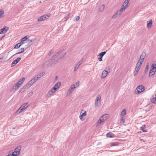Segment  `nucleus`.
<instances>
[{
	"mask_svg": "<svg viewBox=\"0 0 156 156\" xmlns=\"http://www.w3.org/2000/svg\"><path fill=\"white\" fill-rule=\"evenodd\" d=\"M62 52V51H60L59 52L57 53L54 56L52 57L51 59L48 60L49 63H51L52 61L58 57L59 58V59L60 60L63 58L66 55V52H65L61 54Z\"/></svg>",
	"mask_w": 156,
	"mask_h": 156,
	"instance_id": "1",
	"label": "nucleus"
},
{
	"mask_svg": "<svg viewBox=\"0 0 156 156\" xmlns=\"http://www.w3.org/2000/svg\"><path fill=\"white\" fill-rule=\"evenodd\" d=\"M109 115L108 114H105L102 116L98 120L97 122V125H99L104 123L108 118Z\"/></svg>",
	"mask_w": 156,
	"mask_h": 156,
	"instance_id": "2",
	"label": "nucleus"
},
{
	"mask_svg": "<svg viewBox=\"0 0 156 156\" xmlns=\"http://www.w3.org/2000/svg\"><path fill=\"white\" fill-rule=\"evenodd\" d=\"M156 72V63L153 64L151 65V68L150 71L149 76L151 77L154 75Z\"/></svg>",
	"mask_w": 156,
	"mask_h": 156,
	"instance_id": "3",
	"label": "nucleus"
},
{
	"mask_svg": "<svg viewBox=\"0 0 156 156\" xmlns=\"http://www.w3.org/2000/svg\"><path fill=\"white\" fill-rule=\"evenodd\" d=\"M144 90V87L142 85H140L137 87L135 90L136 93L137 94H139Z\"/></svg>",
	"mask_w": 156,
	"mask_h": 156,
	"instance_id": "4",
	"label": "nucleus"
},
{
	"mask_svg": "<svg viewBox=\"0 0 156 156\" xmlns=\"http://www.w3.org/2000/svg\"><path fill=\"white\" fill-rule=\"evenodd\" d=\"M109 70L110 68L109 67L106 68L102 73L101 77L102 78H105L107 75L108 73L110 72Z\"/></svg>",
	"mask_w": 156,
	"mask_h": 156,
	"instance_id": "5",
	"label": "nucleus"
},
{
	"mask_svg": "<svg viewBox=\"0 0 156 156\" xmlns=\"http://www.w3.org/2000/svg\"><path fill=\"white\" fill-rule=\"evenodd\" d=\"M87 112L86 111L82 110L80 113V118L81 121L84 120L83 117L87 115Z\"/></svg>",
	"mask_w": 156,
	"mask_h": 156,
	"instance_id": "6",
	"label": "nucleus"
},
{
	"mask_svg": "<svg viewBox=\"0 0 156 156\" xmlns=\"http://www.w3.org/2000/svg\"><path fill=\"white\" fill-rule=\"evenodd\" d=\"M49 16L50 15H48L46 14L40 17V18L37 19V21L38 22H41L45 20H46L48 19Z\"/></svg>",
	"mask_w": 156,
	"mask_h": 156,
	"instance_id": "7",
	"label": "nucleus"
},
{
	"mask_svg": "<svg viewBox=\"0 0 156 156\" xmlns=\"http://www.w3.org/2000/svg\"><path fill=\"white\" fill-rule=\"evenodd\" d=\"M123 10H118L115 14L112 16V18L113 19H115L117 17L119 16L122 13Z\"/></svg>",
	"mask_w": 156,
	"mask_h": 156,
	"instance_id": "8",
	"label": "nucleus"
},
{
	"mask_svg": "<svg viewBox=\"0 0 156 156\" xmlns=\"http://www.w3.org/2000/svg\"><path fill=\"white\" fill-rule=\"evenodd\" d=\"M56 88L55 87H53L51 88L48 91L49 95H47L48 97H50L51 95H52L56 91Z\"/></svg>",
	"mask_w": 156,
	"mask_h": 156,
	"instance_id": "9",
	"label": "nucleus"
},
{
	"mask_svg": "<svg viewBox=\"0 0 156 156\" xmlns=\"http://www.w3.org/2000/svg\"><path fill=\"white\" fill-rule=\"evenodd\" d=\"M101 99V97L100 96L98 95L97 97V98L95 100V107H97L99 106V105H98L99 102L100 103V100Z\"/></svg>",
	"mask_w": 156,
	"mask_h": 156,
	"instance_id": "10",
	"label": "nucleus"
},
{
	"mask_svg": "<svg viewBox=\"0 0 156 156\" xmlns=\"http://www.w3.org/2000/svg\"><path fill=\"white\" fill-rule=\"evenodd\" d=\"M129 3L124 1L122 6V8L120 10H125L127 9L129 6Z\"/></svg>",
	"mask_w": 156,
	"mask_h": 156,
	"instance_id": "11",
	"label": "nucleus"
},
{
	"mask_svg": "<svg viewBox=\"0 0 156 156\" xmlns=\"http://www.w3.org/2000/svg\"><path fill=\"white\" fill-rule=\"evenodd\" d=\"M146 55V53L145 52L143 51L142 53V55H140L139 61L143 62L144 59Z\"/></svg>",
	"mask_w": 156,
	"mask_h": 156,
	"instance_id": "12",
	"label": "nucleus"
},
{
	"mask_svg": "<svg viewBox=\"0 0 156 156\" xmlns=\"http://www.w3.org/2000/svg\"><path fill=\"white\" fill-rule=\"evenodd\" d=\"M21 59V58L20 57L16 59L11 64L12 67L14 66V65H16L18 62H19Z\"/></svg>",
	"mask_w": 156,
	"mask_h": 156,
	"instance_id": "13",
	"label": "nucleus"
},
{
	"mask_svg": "<svg viewBox=\"0 0 156 156\" xmlns=\"http://www.w3.org/2000/svg\"><path fill=\"white\" fill-rule=\"evenodd\" d=\"M9 30V27H4L3 28L1 29L0 34L2 33L5 34Z\"/></svg>",
	"mask_w": 156,
	"mask_h": 156,
	"instance_id": "14",
	"label": "nucleus"
},
{
	"mask_svg": "<svg viewBox=\"0 0 156 156\" xmlns=\"http://www.w3.org/2000/svg\"><path fill=\"white\" fill-rule=\"evenodd\" d=\"M151 100L152 103L156 104V94L152 95Z\"/></svg>",
	"mask_w": 156,
	"mask_h": 156,
	"instance_id": "15",
	"label": "nucleus"
},
{
	"mask_svg": "<svg viewBox=\"0 0 156 156\" xmlns=\"http://www.w3.org/2000/svg\"><path fill=\"white\" fill-rule=\"evenodd\" d=\"M29 37V36H26L22 38L21 40V42H20V43H21V44H23L24 43H25V42H24L25 41H26L28 39V38Z\"/></svg>",
	"mask_w": 156,
	"mask_h": 156,
	"instance_id": "16",
	"label": "nucleus"
},
{
	"mask_svg": "<svg viewBox=\"0 0 156 156\" xmlns=\"http://www.w3.org/2000/svg\"><path fill=\"white\" fill-rule=\"evenodd\" d=\"M25 108H26L25 107V106H24V105H22L18 110L16 112L18 113H19Z\"/></svg>",
	"mask_w": 156,
	"mask_h": 156,
	"instance_id": "17",
	"label": "nucleus"
},
{
	"mask_svg": "<svg viewBox=\"0 0 156 156\" xmlns=\"http://www.w3.org/2000/svg\"><path fill=\"white\" fill-rule=\"evenodd\" d=\"M32 85V84H31V83L30 82V81L27 83L26 85L24 86L23 87L26 90L29 88Z\"/></svg>",
	"mask_w": 156,
	"mask_h": 156,
	"instance_id": "18",
	"label": "nucleus"
},
{
	"mask_svg": "<svg viewBox=\"0 0 156 156\" xmlns=\"http://www.w3.org/2000/svg\"><path fill=\"white\" fill-rule=\"evenodd\" d=\"M74 89L75 88L73 87V86L71 85L68 90L67 95H70V94L74 91Z\"/></svg>",
	"mask_w": 156,
	"mask_h": 156,
	"instance_id": "19",
	"label": "nucleus"
},
{
	"mask_svg": "<svg viewBox=\"0 0 156 156\" xmlns=\"http://www.w3.org/2000/svg\"><path fill=\"white\" fill-rule=\"evenodd\" d=\"M60 86L61 82H58L55 84L53 87L55 88L56 89V90H57L59 88Z\"/></svg>",
	"mask_w": 156,
	"mask_h": 156,
	"instance_id": "20",
	"label": "nucleus"
},
{
	"mask_svg": "<svg viewBox=\"0 0 156 156\" xmlns=\"http://www.w3.org/2000/svg\"><path fill=\"white\" fill-rule=\"evenodd\" d=\"M21 148V146H19L15 148L14 151H16L18 154H20Z\"/></svg>",
	"mask_w": 156,
	"mask_h": 156,
	"instance_id": "21",
	"label": "nucleus"
},
{
	"mask_svg": "<svg viewBox=\"0 0 156 156\" xmlns=\"http://www.w3.org/2000/svg\"><path fill=\"white\" fill-rule=\"evenodd\" d=\"M147 27L148 28H150L152 24V20L151 19H150L149 20L147 21Z\"/></svg>",
	"mask_w": 156,
	"mask_h": 156,
	"instance_id": "22",
	"label": "nucleus"
},
{
	"mask_svg": "<svg viewBox=\"0 0 156 156\" xmlns=\"http://www.w3.org/2000/svg\"><path fill=\"white\" fill-rule=\"evenodd\" d=\"M38 79H39L37 77H35L34 78H33L30 81V82L31 83V84L32 85Z\"/></svg>",
	"mask_w": 156,
	"mask_h": 156,
	"instance_id": "23",
	"label": "nucleus"
},
{
	"mask_svg": "<svg viewBox=\"0 0 156 156\" xmlns=\"http://www.w3.org/2000/svg\"><path fill=\"white\" fill-rule=\"evenodd\" d=\"M106 136L110 138H112L115 137V135L111 132H109L106 134Z\"/></svg>",
	"mask_w": 156,
	"mask_h": 156,
	"instance_id": "24",
	"label": "nucleus"
},
{
	"mask_svg": "<svg viewBox=\"0 0 156 156\" xmlns=\"http://www.w3.org/2000/svg\"><path fill=\"white\" fill-rule=\"evenodd\" d=\"M142 62H141V61H138L137 62V63L136 66L137 68L138 67L139 69H140V68L141 67V64Z\"/></svg>",
	"mask_w": 156,
	"mask_h": 156,
	"instance_id": "25",
	"label": "nucleus"
},
{
	"mask_svg": "<svg viewBox=\"0 0 156 156\" xmlns=\"http://www.w3.org/2000/svg\"><path fill=\"white\" fill-rule=\"evenodd\" d=\"M107 51H105L102 52L99 54L98 55V56H99L100 57L102 58L104 56V55L106 54Z\"/></svg>",
	"mask_w": 156,
	"mask_h": 156,
	"instance_id": "26",
	"label": "nucleus"
},
{
	"mask_svg": "<svg viewBox=\"0 0 156 156\" xmlns=\"http://www.w3.org/2000/svg\"><path fill=\"white\" fill-rule=\"evenodd\" d=\"M25 80V78L24 77H22L19 80L18 83H19L21 85L23 83V82Z\"/></svg>",
	"mask_w": 156,
	"mask_h": 156,
	"instance_id": "27",
	"label": "nucleus"
},
{
	"mask_svg": "<svg viewBox=\"0 0 156 156\" xmlns=\"http://www.w3.org/2000/svg\"><path fill=\"white\" fill-rule=\"evenodd\" d=\"M59 60L60 59H59V58H58L57 60L54 62V63H52L51 64V66H54L55 64L58 63Z\"/></svg>",
	"mask_w": 156,
	"mask_h": 156,
	"instance_id": "28",
	"label": "nucleus"
},
{
	"mask_svg": "<svg viewBox=\"0 0 156 156\" xmlns=\"http://www.w3.org/2000/svg\"><path fill=\"white\" fill-rule=\"evenodd\" d=\"M22 44H21V43H19L16 44L14 47V48H20Z\"/></svg>",
	"mask_w": 156,
	"mask_h": 156,
	"instance_id": "29",
	"label": "nucleus"
},
{
	"mask_svg": "<svg viewBox=\"0 0 156 156\" xmlns=\"http://www.w3.org/2000/svg\"><path fill=\"white\" fill-rule=\"evenodd\" d=\"M24 50L25 49L24 48H21L20 49V52H17V53H16V54H15L14 55H13V56H14L16 55L20 54L23 53L24 51Z\"/></svg>",
	"mask_w": 156,
	"mask_h": 156,
	"instance_id": "30",
	"label": "nucleus"
},
{
	"mask_svg": "<svg viewBox=\"0 0 156 156\" xmlns=\"http://www.w3.org/2000/svg\"><path fill=\"white\" fill-rule=\"evenodd\" d=\"M145 127H146V125H143L142 127H140L141 130H142L143 132H147V131L144 129V128H145Z\"/></svg>",
	"mask_w": 156,
	"mask_h": 156,
	"instance_id": "31",
	"label": "nucleus"
},
{
	"mask_svg": "<svg viewBox=\"0 0 156 156\" xmlns=\"http://www.w3.org/2000/svg\"><path fill=\"white\" fill-rule=\"evenodd\" d=\"M121 115L124 116L126 115V110L125 109L123 110L122 112Z\"/></svg>",
	"mask_w": 156,
	"mask_h": 156,
	"instance_id": "32",
	"label": "nucleus"
},
{
	"mask_svg": "<svg viewBox=\"0 0 156 156\" xmlns=\"http://www.w3.org/2000/svg\"><path fill=\"white\" fill-rule=\"evenodd\" d=\"M19 154H18L16 151H14L12 153V154H11V155L12 156H17V155H19Z\"/></svg>",
	"mask_w": 156,
	"mask_h": 156,
	"instance_id": "33",
	"label": "nucleus"
},
{
	"mask_svg": "<svg viewBox=\"0 0 156 156\" xmlns=\"http://www.w3.org/2000/svg\"><path fill=\"white\" fill-rule=\"evenodd\" d=\"M80 19V17L79 16H76L74 18L73 21H77Z\"/></svg>",
	"mask_w": 156,
	"mask_h": 156,
	"instance_id": "34",
	"label": "nucleus"
},
{
	"mask_svg": "<svg viewBox=\"0 0 156 156\" xmlns=\"http://www.w3.org/2000/svg\"><path fill=\"white\" fill-rule=\"evenodd\" d=\"M70 13H69L67 14L65 16V18L66 19L65 21H66L68 19L69 17V16L70 15Z\"/></svg>",
	"mask_w": 156,
	"mask_h": 156,
	"instance_id": "35",
	"label": "nucleus"
},
{
	"mask_svg": "<svg viewBox=\"0 0 156 156\" xmlns=\"http://www.w3.org/2000/svg\"><path fill=\"white\" fill-rule=\"evenodd\" d=\"M119 144V143L118 142H114L111 144V145L112 146H117Z\"/></svg>",
	"mask_w": 156,
	"mask_h": 156,
	"instance_id": "36",
	"label": "nucleus"
},
{
	"mask_svg": "<svg viewBox=\"0 0 156 156\" xmlns=\"http://www.w3.org/2000/svg\"><path fill=\"white\" fill-rule=\"evenodd\" d=\"M4 12L3 10H0V18L3 16H4Z\"/></svg>",
	"mask_w": 156,
	"mask_h": 156,
	"instance_id": "37",
	"label": "nucleus"
},
{
	"mask_svg": "<svg viewBox=\"0 0 156 156\" xmlns=\"http://www.w3.org/2000/svg\"><path fill=\"white\" fill-rule=\"evenodd\" d=\"M79 83H76V84H75V85L73 84L72 85V86H73V87L74 88H76L79 85Z\"/></svg>",
	"mask_w": 156,
	"mask_h": 156,
	"instance_id": "38",
	"label": "nucleus"
},
{
	"mask_svg": "<svg viewBox=\"0 0 156 156\" xmlns=\"http://www.w3.org/2000/svg\"><path fill=\"white\" fill-rule=\"evenodd\" d=\"M19 88V86H16V84L14 85L12 87L13 90H16Z\"/></svg>",
	"mask_w": 156,
	"mask_h": 156,
	"instance_id": "39",
	"label": "nucleus"
},
{
	"mask_svg": "<svg viewBox=\"0 0 156 156\" xmlns=\"http://www.w3.org/2000/svg\"><path fill=\"white\" fill-rule=\"evenodd\" d=\"M148 68H149V65L148 64H147L146 65V68L145 69V73H146V72H147L148 69Z\"/></svg>",
	"mask_w": 156,
	"mask_h": 156,
	"instance_id": "40",
	"label": "nucleus"
},
{
	"mask_svg": "<svg viewBox=\"0 0 156 156\" xmlns=\"http://www.w3.org/2000/svg\"><path fill=\"white\" fill-rule=\"evenodd\" d=\"M105 9V5H102L99 8V10H104Z\"/></svg>",
	"mask_w": 156,
	"mask_h": 156,
	"instance_id": "41",
	"label": "nucleus"
},
{
	"mask_svg": "<svg viewBox=\"0 0 156 156\" xmlns=\"http://www.w3.org/2000/svg\"><path fill=\"white\" fill-rule=\"evenodd\" d=\"M79 67V65H78L76 64L75 66V67L74 68V71H76Z\"/></svg>",
	"mask_w": 156,
	"mask_h": 156,
	"instance_id": "42",
	"label": "nucleus"
},
{
	"mask_svg": "<svg viewBox=\"0 0 156 156\" xmlns=\"http://www.w3.org/2000/svg\"><path fill=\"white\" fill-rule=\"evenodd\" d=\"M83 62V61L82 60V59H81L80 61L78 63H77L76 64L79 65V66L81 65Z\"/></svg>",
	"mask_w": 156,
	"mask_h": 156,
	"instance_id": "43",
	"label": "nucleus"
},
{
	"mask_svg": "<svg viewBox=\"0 0 156 156\" xmlns=\"http://www.w3.org/2000/svg\"><path fill=\"white\" fill-rule=\"evenodd\" d=\"M25 90H26L25 89H24L23 87H22L20 90L19 91V93H22L23 92V91H25Z\"/></svg>",
	"mask_w": 156,
	"mask_h": 156,
	"instance_id": "44",
	"label": "nucleus"
},
{
	"mask_svg": "<svg viewBox=\"0 0 156 156\" xmlns=\"http://www.w3.org/2000/svg\"><path fill=\"white\" fill-rule=\"evenodd\" d=\"M121 122H122L123 123H124L125 122V119L123 117H122L121 118Z\"/></svg>",
	"mask_w": 156,
	"mask_h": 156,
	"instance_id": "45",
	"label": "nucleus"
},
{
	"mask_svg": "<svg viewBox=\"0 0 156 156\" xmlns=\"http://www.w3.org/2000/svg\"><path fill=\"white\" fill-rule=\"evenodd\" d=\"M33 92H29L28 94V96L29 97H30L32 95H33Z\"/></svg>",
	"mask_w": 156,
	"mask_h": 156,
	"instance_id": "46",
	"label": "nucleus"
},
{
	"mask_svg": "<svg viewBox=\"0 0 156 156\" xmlns=\"http://www.w3.org/2000/svg\"><path fill=\"white\" fill-rule=\"evenodd\" d=\"M54 52V50L51 49L49 53L48 54V55L50 56L51 54H52Z\"/></svg>",
	"mask_w": 156,
	"mask_h": 156,
	"instance_id": "47",
	"label": "nucleus"
},
{
	"mask_svg": "<svg viewBox=\"0 0 156 156\" xmlns=\"http://www.w3.org/2000/svg\"><path fill=\"white\" fill-rule=\"evenodd\" d=\"M28 104V103H26L24 104H23V105H24V106H25V108H26L27 107Z\"/></svg>",
	"mask_w": 156,
	"mask_h": 156,
	"instance_id": "48",
	"label": "nucleus"
},
{
	"mask_svg": "<svg viewBox=\"0 0 156 156\" xmlns=\"http://www.w3.org/2000/svg\"><path fill=\"white\" fill-rule=\"evenodd\" d=\"M138 73V72L134 71L133 73V75L134 76H136Z\"/></svg>",
	"mask_w": 156,
	"mask_h": 156,
	"instance_id": "49",
	"label": "nucleus"
},
{
	"mask_svg": "<svg viewBox=\"0 0 156 156\" xmlns=\"http://www.w3.org/2000/svg\"><path fill=\"white\" fill-rule=\"evenodd\" d=\"M42 76L41 75V73H40L37 75V77H38V79H39Z\"/></svg>",
	"mask_w": 156,
	"mask_h": 156,
	"instance_id": "50",
	"label": "nucleus"
},
{
	"mask_svg": "<svg viewBox=\"0 0 156 156\" xmlns=\"http://www.w3.org/2000/svg\"><path fill=\"white\" fill-rule=\"evenodd\" d=\"M140 69H139L138 67L137 68V67L136 66V68L135 69V71L138 72V71Z\"/></svg>",
	"mask_w": 156,
	"mask_h": 156,
	"instance_id": "51",
	"label": "nucleus"
},
{
	"mask_svg": "<svg viewBox=\"0 0 156 156\" xmlns=\"http://www.w3.org/2000/svg\"><path fill=\"white\" fill-rule=\"evenodd\" d=\"M98 59L100 62H101L102 60V58L99 57L98 58Z\"/></svg>",
	"mask_w": 156,
	"mask_h": 156,
	"instance_id": "52",
	"label": "nucleus"
},
{
	"mask_svg": "<svg viewBox=\"0 0 156 156\" xmlns=\"http://www.w3.org/2000/svg\"><path fill=\"white\" fill-rule=\"evenodd\" d=\"M32 41L30 39L28 40L27 41V42L29 43H31V42H32Z\"/></svg>",
	"mask_w": 156,
	"mask_h": 156,
	"instance_id": "53",
	"label": "nucleus"
},
{
	"mask_svg": "<svg viewBox=\"0 0 156 156\" xmlns=\"http://www.w3.org/2000/svg\"><path fill=\"white\" fill-rule=\"evenodd\" d=\"M16 86H19V87H20V86L21 85L19 83H18V82L17 83H16Z\"/></svg>",
	"mask_w": 156,
	"mask_h": 156,
	"instance_id": "54",
	"label": "nucleus"
},
{
	"mask_svg": "<svg viewBox=\"0 0 156 156\" xmlns=\"http://www.w3.org/2000/svg\"><path fill=\"white\" fill-rule=\"evenodd\" d=\"M45 73V72H43L41 73V75L43 76Z\"/></svg>",
	"mask_w": 156,
	"mask_h": 156,
	"instance_id": "55",
	"label": "nucleus"
},
{
	"mask_svg": "<svg viewBox=\"0 0 156 156\" xmlns=\"http://www.w3.org/2000/svg\"><path fill=\"white\" fill-rule=\"evenodd\" d=\"M129 1H130V0H125V1L126 2H128L129 3Z\"/></svg>",
	"mask_w": 156,
	"mask_h": 156,
	"instance_id": "56",
	"label": "nucleus"
},
{
	"mask_svg": "<svg viewBox=\"0 0 156 156\" xmlns=\"http://www.w3.org/2000/svg\"><path fill=\"white\" fill-rule=\"evenodd\" d=\"M58 77L57 76H55V79L56 80H58Z\"/></svg>",
	"mask_w": 156,
	"mask_h": 156,
	"instance_id": "57",
	"label": "nucleus"
},
{
	"mask_svg": "<svg viewBox=\"0 0 156 156\" xmlns=\"http://www.w3.org/2000/svg\"><path fill=\"white\" fill-rule=\"evenodd\" d=\"M7 156H12L11 155V154H9Z\"/></svg>",
	"mask_w": 156,
	"mask_h": 156,
	"instance_id": "58",
	"label": "nucleus"
}]
</instances>
